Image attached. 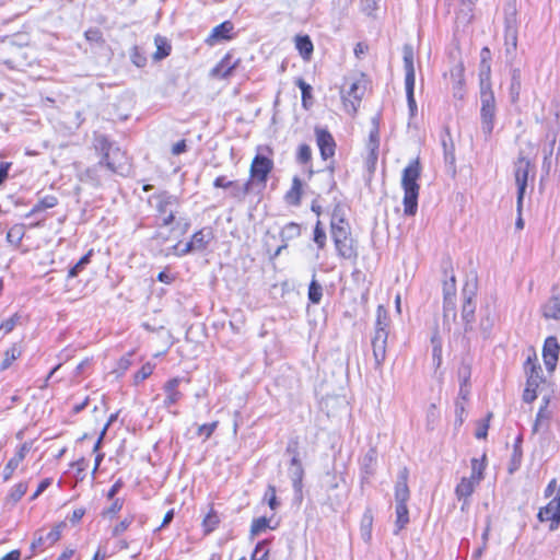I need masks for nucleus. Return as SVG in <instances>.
I'll use <instances>...</instances> for the list:
<instances>
[{
  "instance_id": "1",
  "label": "nucleus",
  "mask_w": 560,
  "mask_h": 560,
  "mask_svg": "<svg viewBox=\"0 0 560 560\" xmlns=\"http://www.w3.org/2000/svg\"><path fill=\"white\" fill-rule=\"evenodd\" d=\"M93 145L101 154V160L85 171V176L96 186L102 184L101 172L108 171L110 174L124 175L127 171V156L124 151L114 145L109 139L102 133H94Z\"/></svg>"
},
{
  "instance_id": "2",
  "label": "nucleus",
  "mask_w": 560,
  "mask_h": 560,
  "mask_svg": "<svg viewBox=\"0 0 560 560\" xmlns=\"http://www.w3.org/2000/svg\"><path fill=\"white\" fill-rule=\"evenodd\" d=\"M421 175V165L419 159L412 160L402 171L401 187L404 189V213L415 215L418 210V197L420 186L418 179Z\"/></svg>"
},
{
  "instance_id": "3",
  "label": "nucleus",
  "mask_w": 560,
  "mask_h": 560,
  "mask_svg": "<svg viewBox=\"0 0 560 560\" xmlns=\"http://www.w3.org/2000/svg\"><path fill=\"white\" fill-rule=\"evenodd\" d=\"M389 317L386 310L380 305L376 311L375 331L372 338L375 368H380L386 358Z\"/></svg>"
},
{
  "instance_id": "4",
  "label": "nucleus",
  "mask_w": 560,
  "mask_h": 560,
  "mask_svg": "<svg viewBox=\"0 0 560 560\" xmlns=\"http://www.w3.org/2000/svg\"><path fill=\"white\" fill-rule=\"evenodd\" d=\"M330 234L337 255L340 258L347 260H355L358 258L357 241L352 237L350 224L331 226Z\"/></svg>"
},
{
  "instance_id": "5",
  "label": "nucleus",
  "mask_w": 560,
  "mask_h": 560,
  "mask_svg": "<svg viewBox=\"0 0 560 560\" xmlns=\"http://www.w3.org/2000/svg\"><path fill=\"white\" fill-rule=\"evenodd\" d=\"M524 369L527 375V381L523 393V400L525 402H532L537 398V388L545 382V377L536 355L527 358Z\"/></svg>"
},
{
  "instance_id": "6",
  "label": "nucleus",
  "mask_w": 560,
  "mask_h": 560,
  "mask_svg": "<svg viewBox=\"0 0 560 560\" xmlns=\"http://www.w3.org/2000/svg\"><path fill=\"white\" fill-rule=\"evenodd\" d=\"M480 102L481 129L483 133L489 137L494 127V117L497 112L495 98L490 85L481 84Z\"/></svg>"
},
{
  "instance_id": "7",
  "label": "nucleus",
  "mask_w": 560,
  "mask_h": 560,
  "mask_svg": "<svg viewBox=\"0 0 560 560\" xmlns=\"http://www.w3.org/2000/svg\"><path fill=\"white\" fill-rule=\"evenodd\" d=\"M150 202L154 201V208L158 212V215L162 219L161 225L168 226L175 220L176 208L179 205V200L176 196L171 195L167 191H161L154 194L150 200Z\"/></svg>"
},
{
  "instance_id": "8",
  "label": "nucleus",
  "mask_w": 560,
  "mask_h": 560,
  "mask_svg": "<svg viewBox=\"0 0 560 560\" xmlns=\"http://www.w3.org/2000/svg\"><path fill=\"white\" fill-rule=\"evenodd\" d=\"M532 167L533 166L530 161L522 153L518 155L517 160L514 163V176L517 186V210L520 213L522 210L523 198L527 187L528 174Z\"/></svg>"
},
{
  "instance_id": "9",
  "label": "nucleus",
  "mask_w": 560,
  "mask_h": 560,
  "mask_svg": "<svg viewBox=\"0 0 560 560\" xmlns=\"http://www.w3.org/2000/svg\"><path fill=\"white\" fill-rule=\"evenodd\" d=\"M65 527V522H60L48 533H44L43 529L37 530L31 544V549L36 552L37 550H44L45 548L51 547L60 539Z\"/></svg>"
},
{
  "instance_id": "10",
  "label": "nucleus",
  "mask_w": 560,
  "mask_h": 560,
  "mask_svg": "<svg viewBox=\"0 0 560 560\" xmlns=\"http://www.w3.org/2000/svg\"><path fill=\"white\" fill-rule=\"evenodd\" d=\"M365 86L361 84L359 81L352 82L349 86V90L345 91L343 89L340 91L341 100L345 106V109L350 115H354L361 104V100L364 95Z\"/></svg>"
},
{
  "instance_id": "11",
  "label": "nucleus",
  "mask_w": 560,
  "mask_h": 560,
  "mask_svg": "<svg viewBox=\"0 0 560 560\" xmlns=\"http://www.w3.org/2000/svg\"><path fill=\"white\" fill-rule=\"evenodd\" d=\"M273 168V162L272 160L257 154L250 164L249 168V178L252 179V185L257 182L260 184H266L269 173Z\"/></svg>"
},
{
  "instance_id": "12",
  "label": "nucleus",
  "mask_w": 560,
  "mask_h": 560,
  "mask_svg": "<svg viewBox=\"0 0 560 560\" xmlns=\"http://www.w3.org/2000/svg\"><path fill=\"white\" fill-rule=\"evenodd\" d=\"M518 23L515 3H509L504 9V43L517 45Z\"/></svg>"
},
{
  "instance_id": "13",
  "label": "nucleus",
  "mask_w": 560,
  "mask_h": 560,
  "mask_svg": "<svg viewBox=\"0 0 560 560\" xmlns=\"http://www.w3.org/2000/svg\"><path fill=\"white\" fill-rule=\"evenodd\" d=\"M213 240V233L210 228H203L192 234L189 242L180 249L179 256L191 252H203Z\"/></svg>"
},
{
  "instance_id": "14",
  "label": "nucleus",
  "mask_w": 560,
  "mask_h": 560,
  "mask_svg": "<svg viewBox=\"0 0 560 560\" xmlns=\"http://www.w3.org/2000/svg\"><path fill=\"white\" fill-rule=\"evenodd\" d=\"M316 143L323 160H328L335 155L336 142L331 133L326 128L315 127Z\"/></svg>"
},
{
  "instance_id": "15",
  "label": "nucleus",
  "mask_w": 560,
  "mask_h": 560,
  "mask_svg": "<svg viewBox=\"0 0 560 560\" xmlns=\"http://www.w3.org/2000/svg\"><path fill=\"white\" fill-rule=\"evenodd\" d=\"M537 516L541 522H550V530H556L560 524V495H557L545 508H541Z\"/></svg>"
},
{
  "instance_id": "16",
  "label": "nucleus",
  "mask_w": 560,
  "mask_h": 560,
  "mask_svg": "<svg viewBox=\"0 0 560 560\" xmlns=\"http://www.w3.org/2000/svg\"><path fill=\"white\" fill-rule=\"evenodd\" d=\"M183 381L189 383L188 378L185 380L182 377H173L166 381L165 384L163 385V392L165 395L163 406L165 408H170L176 405L183 398V393L178 388Z\"/></svg>"
},
{
  "instance_id": "17",
  "label": "nucleus",
  "mask_w": 560,
  "mask_h": 560,
  "mask_svg": "<svg viewBox=\"0 0 560 560\" xmlns=\"http://www.w3.org/2000/svg\"><path fill=\"white\" fill-rule=\"evenodd\" d=\"M560 346L556 337L550 336L546 338L544 347H542V358L546 365V369L549 372H552L556 369L558 357H559Z\"/></svg>"
},
{
  "instance_id": "18",
  "label": "nucleus",
  "mask_w": 560,
  "mask_h": 560,
  "mask_svg": "<svg viewBox=\"0 0 560 560\" xmlns=\"http://www.w3.org/2000/svg\"><path fill=\"white\" fill-rule=\"evenodd\" d=\"M479 485L475 478L463 477L460 482L456 486L455 493L459 501H463L462 509L468 504V499L475 491V488Z\"/></svg>"
},
{
  "instance_id": "19",
  "label": "nucleus",
  "mask_w": 560,
  "mask_h": 560,
  "mask_svg": "<svg viewBox=\"0 0 560 560\" xmlns=\"http://www.w3.org/2000/svg\"><path fill=\"white\" fill-rule=\"evenodd\" d=\"M408 470L404 468L399 471L398 479L395 487V501L396 504H407L410 492L407 485Z\"/></svg>"
},
{
  "instance_id": "20",
  "label": "nucleus",
  "mask_w": 560,
  "mask_h": 560,
  "mask_svg": "<svg viewBox=\"0 0 560 560\" xmlns=\"http://www.w3.org/2000/svg\"><path fill=\"white\" fill-rule=\"evenodd\" d=\"M234 30V25L231 21H224L223 23L217 25L211 34L206 39L208 45H213L222 39H231V33Z\"/></svg>"
},
{
  "instance_id": "21",
  "label": "nucleus",
  "mask_w": 560,
  "mask_h": 560,
  "mask_svg": "<svg viewBox=\"0 0 560 560\" xmlns=\"http://www.w3.org/2000/svg\"><path fill=\"white\" fill-rule=\"evenodd\" d=\"M289 475L292 480V486H293L295 492L301 493L302 487H303L302 481H303L304 470H303L302 464L298 457H292V459L290 462V467H289Z\"/></svg>"
},
{
  "instance_id": "22",
  "label": "nucleus",
  "mask_w": 560,
  "mask_h": 560,
  "mask_svg": "<svg viewBox=\"0 0 560 560\" xmlns=\"http://www.w3.org/2000/svg\"><path fill=\"white\" fill-rule=\"evenodd\" d=\"M402 59L405 68V82L416 81L415 66H413V48L410 44H405L402 47Z\"/></svg>"
},
{
  "instance_id": "23",
  "label": "nucleus",
  "mask_w": 560,
  "mask_h": 560,
  "mask_svg": "<svg viewBox=\"0 0 560 560\" xmlns=\"http://www.w3.org/2000/svg\"><path fill=\"white\" fill-rule=\"evenodd\" d=\"M252 179H247L245 183L241 184L237 180L232 182V186L229 188L230 198L236 200L237 202H242L245 200V197L252 190Z\"/></svg>"
},
{
  "instance_id": "24",
  "label": "nucleus",
  "mask_w": 560,
  "mask_h": 560,
  "mask_svg": "<svg viewBox=\"0 0 560 560\" xmlns=\"http://www.w3.org/2000/svg\"><path fill=\"white\" fill-rule=\"evenodd\" d=\"M542 316L546 319H560V298L558 295H552L542 306H541Z\"/></svg>"
},
{
  "instance_id": "25",
  "label": "nucleus",
  "mask_w": 560,
  "mask_h": 560,
  "mask_svg": "<svg viewBox=\"0 0 560 560\" xmlns=\"http://www.w3.org/2000/svg\"><path fill=\"white\" fill-rule=\"evenodd\" d=\"M295 47L303 59L308 60L313 52V43L307 35H298L295 37Z\"/></svg>"
},
{
  "instance_id": "26",
  "label": "nucleus",
  "mask_w": 560,
  "mask_h": 560,
  "mask_svg": "<svg viewBox=\"0 0 560 560\" xmlns=\"http://www.w3.org/2000/svg\"><path fill=\"white\" fill-rule=\"evenodd\" d=\"M302 197V180L295 176L292 180V187L285 194V200L288 203L299 206Z\"/></svg>"
},
{
  "instance_id": "27",
  "label": "nucleus",
  "mask_w": 560,
  "mask_h": 560,
  "mask_svg": "<svg viewBox=\"0 0 560 560\" xmlns=\"http://www.w3.org/2000/svg\"><path fill=\"white\" fill-rule=\"evenodd\" d=\"M372 129L370 130L369 140L366 143L368 151H378L380 147V117L372 118Z\"/></svg>"
},
{
  "instance_id": "28",
  "label": "nucleus",
  "mask_w": 560,
  "mask_h": 560,
  "mask_svg": "<svg viewBox=\"0 0 560 560\" xmlns=\"http://www.w3.org/2000/svg\"><path fill=\"white\" fill-rule=\"evenodd\" d=\"M154 43L156 46V50L153 54L154 60H162L171 54L172 47L165 37L158 35L154 38Z\"/></svg>"
},
{
  "instance_id": "29",
  "label": "nucleus",
  "mask_w": 560,
  "mask_h": 560,
  "mask_svg": "<svg viewBox=\"0 0 560 560\" xmlns=\"http://www.w3.org/2000/svg\"><path fill=\"white\" fill-rule=\"evenodd\" d=\"M58 205V199L55 196H45L42 198L32 209L30 212L25 214V218H30L40 211H44L46 209L54 208Z\"/></svg>"
},
{
  "instance_id": "30",
  "label": "nucleus",
  "mask_w": 560,
  "mask_h": 560,
  "mask_svg": "<svg viewBox=\"0 0 560 560\" xmlns=\"http://www.w3.org/2000/svg\"><path fill=\"white\" fill-rule=\"evenodd\" d=\"M442 145L444 150L445 161L450 164H454L455 162V148L451 137L448 129H445L444 135L442 136Z\"/></svg>"
},
{
  "instance_id": "31",
  "label": "nucleus",
  "mask_w": 560,
  "mask_h": 560,
  "mask_svg": "<svg viewBox=\"0 0 560 560\" xmlns=\"http://www.w3.org/2000/svg\"><path fill=\"white\" fill-rule=\"evenodd\" d=\"M27 491V482H19L14 485L5 498V503L16 504Z\"/></svg>"
},
{
  "instance_id": "32",
  "label": "nucleus",
  "mask_w": 560,
  "mask_h": 560,
  "mask_svg": "<svg viewBox=\"0 0 560 560\" xmlns=\"http://www.w3.org/2000/svg\"><path fill=\"white\" fill-rule=\"evenodd\" d=\"M474 316H475V305L471 302V298H467L464 301V304L462 307V318L465 322V331H468L471 329Z\"/></svg>"
},
{
  "instance_id": "33",
  "label": "nucleus",
  "mask_w": 560,
  "mask_h": 560,
  "mask_svg": "<svg viewBox=\"0 0 560 560\" xmlns=\"http://www.w3.org/2000/svg\"><path fill=\"white\" fill-rule=\"evenodd\" d=\"M307 298L312 304H319L323 298V287L316 280V273L314 272L313 279L308 285Z\"/></svg>"
},
{
  "instance_id": "34",
  "label": "nucleus",
  "mask_w": 560,
  "mask_h": 560,
  "mask_svg": "<svg viewBox=\"0 0 560 560\" xmlns=\"http://www.w3.org/2000/svg\"><path fill=\"white\" fill-rule=\"evenodd\" d=\"M236 62H232L231 55H225L224 58L215 66L213 69V73L221 75L222 78H226L232 73V70L235 68Z\"/></svg>"
},
{
  "instance_id": "35",
  "label": "nucleus",
  "mask_w": 560,
  "mask_h": 560,
  "mask_svg": "<svg viewBox=\"0 0 560 560\" xmlns=\"http://www.w3.org/2000/svg\"><path fill=\"white\" fill-rule=\"evenodd\" d=\"M25 235V225L24 224H14L11 226L7 233V241L14 245L19 246Z\"/></svg>"
},
{
  "instance_id": "36",
  "label": "nucleus",
  "mask_w": 560,
  "mask_h": 560,
  "mask_svg": "<svg viewBox=\"0 0 560 560\" xmlns=\"http://www.w3.org/2000/svg\"><path fill=\"white\" fill-rule=\"evenodd\" d=\"M409 523V513L407 504H396V529L395 534H398Z\"/></svg>"
},
{
  "instance_id": "37",
  "label": "nucleus",
  "mask_w": 560,
  "mask_h": 560,
  "mask_svg": "<svg viewBox=\"0 0 560 560\" xmlns=\"http://www.w3.org/2000/svg\"><path fill=\"white\" fill-rule=\"evenodd\" d=\"M300 235L301 226L295 222H290L285 224L280 232L281 240L285 243L299 237Z\"/></svg>"
},
{
  "instance_id": "38",
  "label": "nucleus",
  "mask_w": 560,
  "mask_h": 560,
  "mask_svg": "<svg viewBox=\"0 0 560 560\" xmlns=\"http://www.w3.org/2000/svg\"><path fill=\"white\" fill-rule=\"evenodd\" d=\"M487 457H472L471 460V475L469 478H475L477 482H480L483 478V470L487 466Z\"/></svg>"
},
{
  "instance_id": "39",
  "label": "nucleus",
  "mask_w": 560,
  "mask_h": 560,
  "mask_svg": "<svg viewBox=\"0 0 560 560\" xmlns=\"http://www.w3.org/2000/svg\"><path fill=\"white\" fill-rule=\"evenodd\" d=\"M433 362L439 368L442 363V338L435 331L431 337Z\"/></svg>"
},
{
  "instance_id": "40",
  "label": "nucleus",
  "mask_w": 560,
  "mask_h": 560,
  "mask_svg": "<svg viewBox=\"0 0 560 560\" xmlns=\"http://www.w3.org/2000/svg\"><path fill=\"white\" fill-rule=\"evenodd\" d=\"M349 222L346 220V213L341 205L337 203L331 213L330 228L331 226H343L348 225Z\"/></svg>"
},
{
  "instance_id": "41",
  "label": "nucleus",
  "mask_w": 560,
  "mask_h": 560,
  "mask_svg": "<svg viewBox=\"0 0 560 560\" xmlns=\"http://www.w3.org/2000/svg\"><path fill=\"white\" fill-rule=\"evenodd\" d=\"M20 355H21V350L15 345H13L11 348H9L4 352V359L0 364V370L4 371V370L9 369L11 366L12 362L15 361Z\"/></svg>"
},
{
  "instance_id": "42",
  "label": "nucleus",
  "mask_w": 560,
  "mask_h": 560,
  "mask_svg": "<svg viewBox=\"0 0 560 560\" xmlns=\"http://www.w3.org/2000/svg\"><path fill=\"white\" fill-rule=\"evenodd\" d=\"M313 241L319 249H323L326 246L327 236L320 220H317L315 224Z\"/></svg>"
},
{
  "instance_id": "43",
  "label": "nucleus",
  "mask_w": 560,
  "mask_h": 560,
  "mask_svg": "<svg viewBox=\"0 0 560 560\" xmlns=\"http://www.w3.org/2000/svg\"><path fill=\"white\" fill-rule=\"evenodd\" d=\"M296 85L301 89L302 92V105L304 108H308V102L313 98L312 96V86L306 83L303 79L296 80Z\"/></svg>"
},
{
  "instance_id": "44",
  "label": "nucleus",
  "mask_w": 560,
  "mask_h": 560,
  "mask_svg": "<svg viewBox=\"0 0 560 560\" xmlns=\"http://www.w3.org/2000/svg\"><path fill=\"white\" fill-rule=\"evenodd\" d=\"M130 59L131 62L138 68H142L147 65V57L144 52L141 50V48L138 46L132 47L130 51Z\"/></svg>"
},
{
  "instance_id": "45",
  "label": "nucleus",
  "mask_w": 560,
  "mask_h": 560,
  "mask_svg": "<svg viewBox=\"0 0 560 560\" xmlns=\"http://www.w3.org/2000/svg\"><path fill=\"white\" fill-rule=\"evenodd\" d=\"M92 256V250L88 252L81 259L70 268L68 272V278H74L79 275V272L90 262Z\"/></svg>"
},
{
  "instance_id": "46",
  "label": "nucleus",
  "mask_w": 560,
  "mask_h": 560,
  "mask_svg": "<svg viewBox=\"0 0 560 560\" xmlns=\"http://www.w3.org/2000/svg\"><path fill=\"white\" fill-rule=\"evenodd\" d=\"M21 458L22 457H11L2 471L3 481H8L12 477L14 470L20 465Z\"/></svg>"
},
{
  "instance_id": "47",
  "label": "nucleus",
  "mask_w": 560,
  "mask_h": 560,
  "mask_svg": "<svg viewBox=\"0 0 560 560\" xmlns=\"http://www.w3.org/2000/svg\"><path fill=\"white\" fill-rule=\"evenodd\" d=\"M415 82L416 81L405 82L408 107H409L411 114H413V112L417 109V104H416L415 95H413Z\"/></svg>"
},
{
  "instance_id": "48",
  "label": "nucleus",
  "mask_w": 560,
  "mask_h": 560,
  "mask_svg": "<svg viewBox=\"0 0 560 560\" xmlns=\"http://www.w3.org/2000/svg\"><path fill=\"white\" fill-rule=\"evenodd\" d=\"M218 421H212L210 423H205V424H201L198 427L197 429V435L199 438H203V439H208L212 435V433L214 432V430L217 429L218 427Z\"/></svg>"
},
{
  "instance_id": "49",
  "label": "nucleus",
  "mask_w": 560,
  "mask_h": 560,
  "mask_svg": "<svg viewBox=\"0 0 560 560\" xmlns=\"http://www.w3.org/2000/svg\"><path fill=\"white\" fill-rule=\"evenodd\" d=\"M440 419V412L434 404H431L427 411V424L429 429H434Z\"/></svg>"
},
{
  "instance_id": "50",
  "label": "nucleus",
  "mask_w": 560,
  "mask_h": 560,
  "mask_svg": "<svg viewBox=\"0 0 560 560\" xmlns=\"http://www.w3.org/2000/svg\"><path fill=\"white\" fill-rule=\"evenodd\" d=\"M269 526V521L266 517H259L253 521L250 526V535L256 536L264 532Z\"/></svg>"
},
{
  "instance_id": "51",
  "label": "nucleus",
  "mask_w": 560,
  "mask_h": 560,
  "mask_svg": "<svg viewBox=\"0 0 560 560\" xmlns=\"http://www.w3.org/2000/svg\"><path fill=\"white\" fill-rule=\"evenodd\" d=\"M266 541H259L250 557V560H267L269 551L265 548Z\"/></svg>"
},
{
  "instance_id": "52",
  "label": "nucleus",
  "mask_w": 560,
  "mask_h": 560,
  "mask_svg": "<svg viewBox=\"0 0 560 560\" xmlns=\"http://www.w3.org/2000/svg\"><path fill=\"white\" fill-rule=\"evenodd\" d=\"M311 159H312V150H311L310 145L305 144V143L301 144L298 150L296 160L302 164H306L311 161Z\"/></svg>"
},
{
  "instance_id": "53",
  "label": "nucleus",
  "mask_w": 560,
  "mask_h": 560,
  "mask_svg": "<svg viewBox=\"0 0 560 560\" xmlns=\"http://www.w3.org/2000/svg\"><path fill=\"white\" fill-rule=\"evenodd\" d=\"M219 522H220L219 516L215 513H213V512L208 513V515L203 520L205 532L210 533V532L214 530L217 528Z\"/></svg>"
},
{
  "instance_id": "54",
  "label": "nucleus",
  "mask_w": 560,
  "mask_h": 560,
  "mask_svg": "<svg viewBox=\"0 0 560 560\" xmlns=\"http://www.w3.org/2000/svg\"><path fill=\"white\" fill-rule=\"evenodd\" d=\"M154 370V365L151 363H145L141 366V369L135 374V382L140 383L148 378Z\"/></svg>"
},
{
  "instance_id": "55",
  "label": "nucleus",
  "mask_w": 560,
  "mask_h": 560,
  "mask_svg": "<svg viewBox=\"0 0 560 560\" xmlns=\"http://www.w3.org/2000/svg\"><path fill=\"white\" fill-rule=\"evenodd\" d=\"M443 293H444L445 300H451V298H455V295H456V281H455V277L454 276H452L448 281L444 282Z\"/></svg>"
},
{
  "instance_id": "56",
  "label": "nucleus",
  "mask_w": 560,
  "mask_h": 560,
  "mask_svg": "<svg viewBox=\"0 0 560 560\" xmlns=\"http://www.w3.org/2000/svg\"><path fill=\"white\" fill-rule=\"evenodd\" d=\"M491 416L492 415L489 413L486 419L478 422L477 429L475 432V436L477 439H485L487 436L488 429H489V420H490Z\"/></svg>"
},
{
  "instance_id": "57",
  "label": "nucleus",
  "mask_w": 560,
  "mask_h": 560,
  "mask_svg": "<svg viewBox=\"0 0 560 560\" xmlns=\"http://www.w3.org/2000/svg\"><path fill=\"white\" fill-rule=\"evenodd\" d=\"M265 498L268 501V505L271 510H276L278 508L279 503L277 501L276 488L273 486H268Z\"/></svg>"
},
{
  "instance_id": "58",
  "label": "nucleus",
  "mask_w": 560,
  "mask_h": 560,
  "mask_svg": "<svg viewBox=\"0 0 560 560\" xmlns=\"http://www.w3.org/2000/svg\"><path fill=\"white\" fill-rule=\"evenodd\" d=\"M470 374L471 372L469 365L460 366L458 369L459 385L465 384L466 386H469Z\"/></svg>"
},
{
  "instance_id": "59",
  "label": "nucleus",
  "mask_w": 560,
  "mask_h": 560,
  "mask_svg": "<svg viewBox=\"0 0 560 560\" xmlns=\"http://www.w3.org/2000/svg\"><path fill=\"white\" fill-rule=\"evenodd\" d=\"M377 3L378 0H361V9L365 14L372 15L377 9Z\"/></svg>"
},
{
  "instance_id": "60",
  "label": "nucleus",
  "mask_w": 560,
  "mask_h": 560,
  "mask_svg": "<svg viewBox=\"0 0 560 560\" xmlns=\"http://www.w3.org/2000/svg\"><path fill=\"white\" fill-rule=\"evenodd\" d=\"M19 318H20L19 315L14 314L10 318L1 322L0 327H2V329L4 330L5 334H8L14 329Z\"/></svg>"
},
{
  "instance_id": "61",
  "label": "nucleus",
  "mask_w": 560,
  "mask_h": 560,
  "mask_svg": "<svg viewBox=\"0 0 560 560\" xmlns=\"http://www.w3.org/2000/svg\"><path fill=\"white\" fill-rule=\"evenodd\" d=\"M458 80L456 81V85L454 86V96L457 98H463L464 89H463V68L457 70Z\"/></svg>"
},
{
  "instance_id": "62",
  "label": "nucleus",
  "mask_w": 560,
  "mask_h": 560,
  "mask_svg": "<svg viewBox=\"0 0 560 560\" xmlns=\"http://www.w3.org/2000/svg\"><path fill=\"white\" fill-rule=\"evenodd\" d=\"M85 38L89 42L100 43L103 40L102 32L98 28H90L84 33Z\"/></svg>"
},
{
  "instance_id": "63",
  "label": "nucleus",
  "mask_w": 560,
  "mask_h": 560,
  "mask_svg": "<svg viewBox=\"0 0 560 560\" xmlns=\"http://www.w3.org/2000/svg\"><path fill=\"white\" fill-rule=\"evenodd\" d=\"M521 89H522V82H511L510 96H511L512 103H515L518 101Z\"/></svg>"
},
{
  "instance_id": "64",
  "label": "nucleus",
  "mask_w": 560,
  "mask_h": 560,
  "mask_svg": "<svg viewBox=\"0 0 560 560\" xmlns=\"http://www.w3.org/2000/svg\"><path fill=\"white\" fill-rule=\"evenodd\" d=\"M131 522V518H125L118 523L113 529V536H119L122 534L130 526Z\"/></svg>"
}]
</instances>
